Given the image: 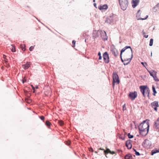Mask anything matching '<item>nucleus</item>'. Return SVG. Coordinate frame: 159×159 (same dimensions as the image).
<instances>
[{"instance_id":"e433bc0d","label":"nucleus","mask_w":159,"mask_h":159,"mask_svg":"<svg viewBox=\"0 0 159 159\" xmlns=\"http://www.w3.org/2000/svg\"><path fill=\"white\" fill-rule=\"evenodd\" d=\"M148 72L150 74V75L152 77H154V75H153V73H152V72H151V71L148 70Z\"/></svg>"},{"instance_id":"4468645a","label":"nucleus","mask_w":159,"mask_h":159,"mask_svg":"<svg viewBox=\"0 0 159 159\" xmlns=\"http://www.w3.org/2000/svg\"><path fill=\"white\" fill-rule=\"evenodd\" d=\"M151 105L152 108L156 107H158V102L157 101H155L151 103Z\"/></svg>"},{"instance_id":"a18cd8bd","label":"nucleus","mask_w":159,"mask_h":159,"mask_svg":"<svg viewBox=\"0 0 159 159\" xmlns=\"http://www.w3.org/2000/svg\"><path fill=\"white\" fill-rule=\"evenodd\" d=\"M31 86L32 87L34 93L35 91V88L32 85H31Z\"/></svg>"},{"instance_id":"58836bf2","label":"nucleus","mask_w":159,"mask_h":159,"mask_svg":"<svg viewBox=\"0 0 159 159\" xmlns=\"http://www.w3.org/2000/svg\"><path fill=\"white\" fill-rule=\"evenodd\" d=\"M66 145H69L70 144V141H67L66 142Z\"/></svg>"},{"instance_id":"9d476101","label":"nucleus","mask_w":159,"mask_h":159,"mask_svg":"<svg viewBox=\"0 0 159 159\" xmlns=\"http://www.w3.org/2000/svg\"><path fill=\"white\" fill-rule=\"evenodd\" d=\"M131 140L129 139L126 141L125 142V145L127 148L128 149H131L132 145L131 143Z\"/></svg>"},{"instance_id":"a19ab883","label":"nucleus","mask_w":159,"mask_h":159,"mask_svg":"<svg viewBox=\"0 0 159 159\" xmlns=\"http://www.w3.org/2000/svg\"><path fill=\"white\" fill-rule=\"evenodd\" d=\"M59 124L61 126L63 125L64 124L63 122L62 121H59Z\"/></svg>"},{"instance_id":"c9c22d12","label":"nucleus","mask_w":159,"mask_h":159,"mask_svg":"<svg viewBox=\"0 0 159 159\" xmlns=\"http://www.w3.org/2000/svg\"><path fill=\"white\" fill-rule=\"evenodd\" d=\"M125 48H126V49H127L128 48H130L131 53H132V52H133V51L132 49L131 48L130 46H126L125 47Z\"/></svg>"},{"instance_id":"393cba45","label":"nucleus","mask_w":159,"mask_h":159,"mask_svg":"<svg viewBox=\"0 0 159 159\" xmlns=\"http://www.w3.org/2000/svg\"><path fill=\"white\" fill-rule=\"evenodd\" d=\"M153 39H150V43H149V46H152L153 45Z\"/></svg>"},{"instance_id":"8fccbe9b","label":"nucleus","mask_w":159,"mask_h":159,"mask_svg":"<svg viewBox=\"0 0 159 159\" xmlns=\"http://www.w3.org/2000/svg\"><path fill=\"white\" fill-rule=\"evenodd\" d=\"M125 104L123 106V110H126V108L125 107Z\"/></svg>"},{"instance_id":"4c0bfd02","label":"nucleus","mask_w":159,"mask_h":159,"mask_svg":"<svg viewBox=\"0 0 159 159\" xmlns=\"http://www.w3.org/2000/svg\"><path fill=\"white\" fill-rule=\"evenodd\" d=\"M141 64L145 67H146V66L147 65V63L146 62L144 63L143 62H141Z\"/></svg>"},{"instance_id":"ddd939ff","label":"nucleus","mask_w":159,"mask_h":159,"mask_svg":"<svg viewBox=\"0 0 159 159\" xmlns=\"http://www.w3.org/2000/svg\"><path fill=\"white\" fill-rule=\"evenodd\" d=\"M139 0H133L132 6L133 8H135L139 4Z\"/></svg>"},{"instance_id":"f704fd0d","label":"nucleus","mask_w":159,"mask_h":159,"mask_svg":"<svg viewBox=\"0 0 159 159\" xmlns=\"http://www.w3.org/2000/svg\"><path fill=\"white\" fill-rule=\"evenodd\" d=\"M4 62L6 63V65H7L6 66L7 67H8L9 66V65H8V64L7 63V59H5L4 60Z\"/></svg>"},{"instance_id":"774afa93","label":"nucleus","mask_w":159,"mask_h":159,"mask_svg":"<svg viewBox=\"0 0 159 159\" xmlns=\"http://www.w3.org/2000/svg\"><path fill=\"white\" fill-rule=\"evenodd\" d=\"M158 129V131L159 132V128Z\"/></svg>"},{"instance_id":"2eb2a0df","label":"nucleus","mask_w":159,"mask_h":159,"mask_svg":"<svg viewBox=\"0 0 159 159\" xmlns=\"http://www.w3.org/2000/svg\"><path fill=\"white\" fill-rule=\"evenodd\" d=\"M30 65V62H27L26 63L22 65V67L24 69L26 70L29 68Z\"/></svg>"},{"instance_id":"6ab92c4d","label":"nucleus","mask_w":159,"mask_h":159,"mask_svg":"<svg viewBox=\"0 0 159 159\" xmlns=\"http://www.w3.org/2000/svg\"><path fill=\"white\" fill-rule=\"evenodd\" d=\"M132 54H131V57L130 58H129V61L128 62H127V63H125V62H124V65H128L129 63V62H130V61H131V60L133 57V52H132V53H131Z\"/></svg>"},{"instance_id":"3c124183","label":"nucleus","mask_w":159,"mask_h":159,"mask_svg":"<svg viewBox=\"0 0 159 159\" xmlns=\"http://www.w3.org/2000/svg\"><path fill=\"white\" fill-rule=\"evenodd\" d=\"M115 83H116V81L114 82L113 81V88H114L115 84Z\"/></svg>"},{"instance_id":"c85d7f7f","label":"nucleus","mask_w":159,"mask_h":159,"mask_svg":"<svg viewBox=\"0 0 159 159\" xmlns=\"http://www.w3.org/2000/svg\"><path fill=\"white\" fill-rule=\"evenodd\" d=\"M12 46V48L11 49V51L12 52H15L16 50L15 49V47L13 45H11Z\"/></svg>"},{"instance_id":"13d9d810","label":"nucleus","mask_w":159,"mask_h":159,"mask_svg":"<svg viewBox=\"0 0 159 159\" xmlns=\"http://www.w3.org/2000/svg\"><path fill=\"white\" fill-rule=\"evenodd\" d=\"M153 10L154 11H155V12H156L157 11V10L156 9V8H155L154 9L153 8Z\"/></svg>"},{"instance_id":"72a5a7b5","label":"nucleus","mask_w":159,"mask_h":159,"mask_svg":"<svg viewBox=\"0 0 159 159\" xmlns=\"http://www.w3.org/2000/svg\"><path fill=\"white\" fill-rule=\"evenodd\" d=\"M112 52H113V53L114 54V55L115 56V57H116L118 55V52H117V51H116V52H115L114 51H112Z\"/></svg>"},{"instance_id":"e2e57ef3","label":"nucleus","mask_w":159,"mask_h":159,"mask_svg":"<svg viewBox=\"0 0 159 159\" xmlns=\"http://www.w3.org/2000/svg\"><path fill=\"white\" fill-rule=\"evenodd\" d=\"M93 2H95V0H93Z\"/></svg>"},{"instance_id":"a878e982","label":"nucleus","mask_w":159,"mask_h":159,"mask_svg":"<svg viewBox=\"0 0 159 159\" xmlns=\"http://www.w3.org/2000/svg\"><path fill=\"white\" fill-rule=\"evenodd\" d=\"M126 48L125 47H124V48H122L121 51H120V56H121V55H122V54L123 53V52H124L126 50Z\"/></svg>"},{"instance_id":"ea45409f","label":"nucleus","mask_w":159,"mask_h":159,"mask_svg":"<svg viewBox=\"0 0 159 159\" xmlns=\"http://www.w3.org/2000/svg\"><path fill=\"white\" fill-rule=\"evenodd\" d=\"M34 47H33V46H31L30 48H29V50L30 51H32L33 49H34Z\"/></svg>"},{"instance_id":"f8f14e48","label":"nucleus","mask_w":159,"mask_h":159,"mask_svg":"<svg viewBox=\"0 0 159 159\" xmlns=\"http://www.w3.org/2000/svg\"><path fill=\"white\" fill-rule=\"evenodd\" d=\"M140 11V10H139L137 12V13L136 17L137 18V20H145L148 17V15L147 16H146V17L145 18H142L139 17V16H140V14L139 12Z\"/></svg>"},{"instance_id":"9b49d317","label":"nucleus","mask_w":159,"mask_h":159,"mask_svg":"<svg viewBox=\"0 0 159 159\" xmlns=\"http://www.w3.org/2000/svg\"><path fill=\"white\" fill-rule=\"evenodd\" d=\"M140 134L143 136H145L148 134V131L147 129H139Z\"/></svg>"},{"instance_id":"7c9ffc66","label":"nucleus","mask_w":159,"mask_h":159,"mask_svg":"<svg viewBox=\"0 0 159 159\" xmlns=\"http://www.w3.org/2000/svg\"><path fill=\"white\" fill-rule=\"evenodd\" d=\"M98 55L99 56L98 59L101 60L102 59V57L101 56V53L100 52H99L98 53Z\"/></svg>"},{"instance_id":"864d4df0","label":"nucleus","mask_w":159,"mask_h":159,"mask_svg":"<svg viewBox=\"0 0 159 159\" xmlns=\"http://www.w3.org/2000/svg\"><path fill=\"white\" fill-rule=\"evenodd\" d=\"M157 107H154L153 108H154V110L156 111H157Z\"/></svg>"},{"instance_id":"b1692460","label":"nucleus","mask_w":159,"mask_h":159,"mask_svg":"<svg viewBox=\"0 0 159 159\" xmlns=\"http://www.w3.org/2000/svg\"><path fill=\"white\" fill-rule=\"evenodd\" d=\"M158 152H159V150H152V151L151 155H153L154 154Z\"/></svg>"},{"instance_id":"69168bd1","label":"nucleus","mask_w":159,"mask_h":159,"mask_svg":"<svg viewBox=\"0 0 159 159\" xmlns=\"http://www.w3.org/2000/svg\"><path fill=\"white\" fill-rule=\"evenodd\" d=\"M89 149H93V148H90Z\"/></svg>"},{"instance_id":"0e129e2a","label":"nucleus","mask_w":159,"mask_h":159,"mask_svg":"<svg viewBox=\"0 0 159 159\" xmlns=\"http://www.w3.org/2000/svg\"><path fill=\"white\" fill-rule=\"evenodd\" d=\"M99 149H104L101 148H100Z\"/></svg>"},{"instance_id":"20e7f679","label":"nucleus","mask_w":159,"mask_h":159,"mask_svg":"<svg viewBox=\"0 0 159 159\" xmlns=\"http://www.w3.org/2000/svg\"><path fill=\"white\" fill-rule=\"evenodd\" d=\"M104 61L107 64L109 62V57L107 52H105L103 55Z\"/></svg>"},{"instance_id":"aec40b11","label":"nucleus","mask_w":159,"mask_h":159,"mask_svg":"<svg viewBox=\"0 0 159 159\" xmlns=\"http://www.w3.org/2000/svg\"><path fill=\"white\" fill-rule=\"evenodd\" d=\"M132 54H131V57L130 58H129V61L128 62H127V63H125V62H124V65H128L129 63V62H130V61H131V60L133 57V52H132V53H131Z\"/></svg>"},{"instance_id":"473e14b6","label":"nucleus","mask_w":159,"mask_h":159,"mask_svg":"<svg viewBox=\"0 0 159 159\" xmlns=\"http://www.w3.org/2000/svg\"><path fill=\"white\" fill-rule=\"evenodd\" d=\"M143 37L146 38H148V35H146L145 33L143 31Z\"/></svg>"},{"instance_id":"bb28decb","label":"nucleus","mask_w":159,"mask_h":159,"mask_svg":"<svg viewBox=\"0 0 159 159\" xmlns=\"http://www.w3.org/2000/svg\"><path fill=\"white\" fill-rule=\"evenodd\" d=\"M153 78L155 81L158 82L159 81V80L157 77L156 75H154V77H153Z\"/></svg>"},{"instance_id":"c03bdc74","label":"nucleus","mask_w":159,"mask_h":159,"mask_svg":"<svg viewBox=\"0 0 159 159\" xmlns=\"http://www.w3.org/2000/svg\"><path fill=\"white\" fill-rule=\"evenodd\" d=\"M40 119L42 120H43L45 119V117H44V116H42L40 117Z\"/></svg>"},{"instance_id":"6e6d98bb","label":"nucleus","mask_w":159,"mask_h":159,"mask_svg":"<svg viewBox=\"0 0 159 159\" xmlns=\"http://www.w3.org/2000/svg\"><path fill=\"white\" fill-rule=\"evenodd\" d=\"M93 5L94 7H95L96 8H97V7H96V3H93Z\"/></svg>"},{"instance_id":"2f4dec72","label":"nucleus","mask_w":159,"mask_h":159,"mask_svg":"<svg viewBox=\"0 0 159 159\" xmlns=\"http://www.w3.org/2000/svg\"><path fill=\"white\" fill-rule=\"evenodd\" d=\"M45 124L47 126L49 127L50 126L51 124V123L47 121H46V122Z\"/></svg>"},{"instance_id":"c756f323","label":"nucleus","mask_w":159,"mask_h":159,"mask_svg":"<svg viewBox=\"0 0 159 159\" xmlns=\"http://www.w3.org/2000/svg\"><path fill=\"white\" fill-rule=\"evenodd\" d=\"M128 136L129 139H131L133 138L134 136L132 135H131L130 133L128 134Z\"/></svg>"},{"instance_id":"f3484780","label":"nucleus","mask_w":159,"mask_h":159,"mask_svg":"<svg viewBox=\"0 0 159 159\" xmlns=\"http://www.w3.org/2000/svg\"><path fill=\"white\" fill-rule=\"evenodd\" d=\"M104 152L106 154V156L107 157V154H108V153H110L111 154H116V153L114 151H110V150H106L104 151Z\"/></svg>"},{"instance_id":"39448f33","label":"nucleus","mask_w":159,"mask_h":159,"mask_svg":"<svg viewBox=\"0 0 159 159\" xmlns=\"http://www.w3.org/2000/svg\"><path fill=\"white\" fill-rule=\"evenodd\" d=\"M113 81H116L117 84H118L120 82L118 75L116 73L114 72L112 75Z\"/></svg>"},{"instance_id":"680f3d73","label":"nucleus","mask_w":159,"mask_h":159,"mask_svg":"<svg viewBox=\"0 0 159 159\" xmlns=\"http://www.w3.org/2000/svg\"><path fill=\"white\" fill-rule=\"evenodd\" d=\"M104 40H107V38H106V39L105 38L104 39Z\"/></svg>"},{"instance_id":"de8ad7c7","label":"nucleus","mask_w":159,"mask_h":159,"mask_svg":"<svg viewBox=\"0 0 159 159\" xmlns=\"http://www.w3.org/2000/svg\"><path fill=\"white\" fill-rule=\"evenodd\" d=\"M72 44L73 45H75L76 43V41L74 40H73L72 41Z\"/></svg>"},{"instance_id":"37998d69","label":"nucleus","mask_w":159,"mask_h":159,"mask_svg":"<svg viewBox=\"0 0 159 159\" xmlns=\"http://www.w3.org/2000/svg\"><path fill=\"white\" fill-rule=\"evenodd\" d=\"M134 150V151L135 152V154L136 155H137V156H139L140 155V154L138 152H137V151H135L136 150Z\"/></svg>"},{"instance_id":"79ce46f5","label":"nucleus","mask_w":159,"mask_h":159,"mask_svg":"<svg viewBox=\"0 0 159 159\" xmlns=\"http://www.w3.org/2000/svg\"><path fill=\"white\" fill-rule=\"evenodd\" d=\"M101 34L102 35V34L105 35L106 36H107L106 33L105 31H104L103 32H102V33H101Z\"/></svg>"},{"instance_id":"412c9836","label":"nucleus","mask_w":159,"mask_h":159,"mask_svg":"<svg viewBox=\"0 0 159 159\" xmlns=\"http://www.w3.org/2000/svg\"><path fill=\"white\" fill-rule=\"evenodd\" d=\"M125 159H132V157L131 155L128 154L125 156Z\"/></svg>"},{"instance_id":"f03ea898","label":"nucleus","mask_w":159,"mask_h":159,"mask_svg":"<svg viewBox=\"0 0 159 159\" xmlns=\"http://www.w3.org/2000/svg\"><path fill=\"white\" fill-rule=\"evenodd\" d=\"M118 2L121 9L123 11L125 10L128 6V0H118Z\"/></svg>"},{"instance_id":"052dcab7","label":"nucleus","mask_w":159,"mask_h":159,"mask_svg":"<svg viewBox=\"0 0 159 159\" xmlns=\"http://www.w3.org/2000/svg\"><path fill=\"white\" fill-rule=\"evenodd\" d=\"M38 88V86H36L35 87V89H37Z\"/></svg>"},{"instance_id":"7ed1b4c3","label":"nucleus","mask_w":159,"mask_h":159,"mask_svg":"<svg viewBox=\"0 0 159 159\" xmlns=\"http://www.w3.org/2000/svg\"><path fill=\"white\" fill-rule=\"evenodd\" d=\"M137 93L136 91L130 92L128 96L132 101L134 100L137 96Z\"/></svg>"},{"instance_id":"dca6fc26","label":"nucleus","mask_w":159,"mask_h":159,"mask_svg":"<svg viewBox=\"0 0 159 159\" xmlns=\"http://www.w3.org/2000/svg\"><path fill=\"white\" fill-rule=\"evenodd\" d=\"M93 37L94 39L96 38L99 36L98 31H94L93 33Z\"/></svg>"},{"instance_id":"423d86ee","label":"nucleus","mask_w":159,"mask_h":159,"mask_svg":"<svg viewBox=\"0 0 159 159\" xmlns=\"http://www.w3.org/2000/svg\"><path fill=\"white\" fill-rule=\"evenodd\" d=\"M114 15H112L110 16L107 17L106 18L105 22L108 24H110L111 23L113 22L114 19Z\"/></svg>"},{"instance_id":"338daca9","label":"nucleus","mask_w":159,"mask_h":159,"mask_svg":"<svg viewBox=\"0 0 159 159\" xmlns=\"http://www.w3.org/2000/svg\"><path fill=\"white\" fill-rule=\"evenodd\" d=\"M106 149H109V148H106Z\"/></svg>"},{"instance_id":"5701e85b","label":"nucleus","mask_w":159,"mask_h":159,"mask_svg":"<svg viewBox=\"0 0 159 159\" xmlns=\"http://www.w3.org/2000/svg\"><path fill=\"white\" fill-rule=\"evenodd\" d=\"M152 89L153 92V94L154 96H155L156 94L157 93V92L155 88V87L153 85L152 86Z\"/></svg>"},{"instance_id":"4d7b16f0","label":"nucleus","mask_w":159,"mask_h":159,"mask_svg":"<svg viewBox=\"0 0 159 159\" xmlns=\"http://www.w3.org/2000/svg\"><path fill=\"white\" fill-rule=\"evenodd\" d=\"M129 60V59L127 58L126 59H125L124 61H128Z\"/></svg>"},{"instance_id":"0eeeda50","label":"nucleus","mask_w":159,"mask_h":159,"mask_svg":"<svg viewBox=\"0 0 159 159\" xmlns=\"http://www.w3.org/2000/svg\"><path fill=\"white\" fill-rule=\"evenodd\" d=\"M151 145L150 141L147 140H145L143 142V145L145 148H149Z\"/></svg>"},{"instance_id":"09e8293b","label":"nucleus","mask_w":159,"mask_h":159,"mask_svg":"<svg viewBox=\"0 0 159 159\" xmlns=\"http://www.w3.org/2000/svg\"><path fill=\"white\" fill-rule=\"evenodd\" d=\"M120 57L121 58V61H122V62H123L124 63V62L125 61H124V60L122 59V55H121V56H120Z\"/></svg>"},{"instance_id":"49530a36","label":"nucleus","mask_w":159,"mask_h":159,"mask_svg":"<svg viewBox=\"0 0 159 159\" xmlns=\"http://www.w3.org/2000/svg\"><path fill=\"white\" fill-rule=\"evenodd\" d=\"M159 7V3L156 5L155 7H153V9H154L155 8L157 7Z\"/></svg>"},{"instance_id":"a211bd4d","label":"nucleus","mask_w":159,"mask_h":159,"mask_svg":"<svg viewBox=\"0 0 159 159\" xmlns=\"http://www.w3.org/2000/svg\"><path fill=\"white\" fill-rule=\"evenodd\" d=\"M154 127L157 129L159 128V118L154 122Z\"/></svg>"},{"instance_id":"cd10ccee","label":"nucleus","mask_w":159,"mask_h":159,"mask_svg":"<svg viewBox=\"0 0 159 159\" xmlns=\"http://www.w3.org/2000/svg\"><path fill=\"white\" fill-rule=\"evenodd\" d=\"M145 93L147 94L148 96L149 94V90L148 88L147 87V88H146V91Z\"/></svg>"},{"instance_id":"5fc2aeb1","label":"nucleus","mask_w":159,"mask_h":159,"mask_svg":"<svg viewBox=\"0 0 159 159\" xmlns=\"http://www.w3.org/2000/svg\"><path fill=\"white\" fill-rule=\"evenodd\" d=\"M3 57L4 59H6V56L5 55H3Z\"/></svg>"},{"instance_id":"f257e3e1","label":"nucleus","mask_w":159,"mask_h":159,"mask_svg":"<svg viewBox=\"0 0 159 159\" xmlns=\"http://www.w3.org/2000/svg\"><path fill=\"white\" fill-rule=\"evenodd\" d=\"M149 120L146 119L143 120L138 126L139 129H147L149 131Z\"/></svg>"},{"instance_id":"bf43d9fd","label":"nucleus","mask_w":159,"mask_h":159,"mask_svg":"<svg viewBox=\"0 0 159 159\" xmlns=\"http://www.w3.org/2000/svg\"><path fill=\"white\" fill-rule=\"evenodd\" d=\"M89 151L90 152H93L94 151L93 150V149H92V150H89Z\"/></svg>"},{"instance_id":"1a4fd4ad","label":"nucleus","mask_w":159,"mask_h":159,"mask_svg":"<svg viewBox=\"0 0 159 159\" xmlns=\"http://www.w3.org/2000/svg\"><path fill=\"white\" fill-rule=\"evenodd\" d=\"M98 8L100 10L105 11L108 9V6L107 4H105L102 5H99Z\"/></svg>"},{"instance_id":"4be33fe9","label":"nucleus","mask_w":159,"mask_h":159,"mask_svg":"<svg viewBox=\"0 0 159 159\" xmlns=\"http://www.w3.org/2000/svg\"><path fill=\"white\" fill-rule=\"evenodd\" d=\"M25 44H21L20 45V47L23 51H25Z\"/></svg>"},{"instance_id":"603ef678","label":"nucleus","mask_w":159,"mask_h":159,"mask_svg":"<svg viewBox=\"0 0 159 159\" xmlns=\"http://www.w3.org/2000/svg\"><path fill=\"white\" fill-rule=\"evenodd\" d=\"M26 81V80H25V79H23L22 80V83H24Z\"/></svg>"},{"instance_id":"6e6552de","label":"nucleus","mask_w":159,"mask_h":159,"mask_svg":"<svg viewBox=\"0 0 159 159\" xmlns=\"http://www.w3.org/2000/svg\"><path fill=\"white\" fill-rule=\"evenodd\" d=\"M139 88L143 95L144 97H145V93L146 91V88H147V86L142 85L140 86Z\"/></svg>"}]
</instances>
